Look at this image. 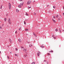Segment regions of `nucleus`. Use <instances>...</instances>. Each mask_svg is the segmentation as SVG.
<instances>
[{
  "mask_svg": "<svg viewBox=\"0 0 64 64\" xmlns=\"http://www.w3.org/2000/svg\"><path fill=\"white\" fill-rule=\"evenodd\" d=\"M8 7L9 9H11V4H10V2L8 3Z\"/></svg>",
  "mask_w": 64,
  "mask_h": 64,
  "instance_id": "1",
  "label": "nucleus"
},
{
  "mask_svg": "<svg viewBox=\"0 0 64 64\" xmlns=\"http://www.w3.org/2000/svg\"><path fill=\"white\" fill-rule=\"evenodd\" d=\"M31 2H32L31 1L29 0L27 2V4L28 5V4L29 5V4H30V3H31Z\"/></svg>",
  "mask_w": 64,
  "mask_h": 64,
  "instance_id": "2",
  "label": "nucleus"
},
{
  "mask_svg": "<svg viewBox=\"0 0 64 64\" xmlns=\"http://www.w3.org/2000/svg\"><path fill=\"white\" fill-rule=\"evenodd\" d=\"M41 52L39 51H38V54H38V56H40V54H41Z\"/></svg>",
  "mask_w": 64,
  "mask_h": 64,
  "instance_id": "3",
  "label": "nucleus"
},
{
  "mask_svg": "<svg viewBox=\"0 0 64 64\" xmlns=\"http://www.w3.org/2000/svg\"><path fill=\"white\" fill-rule=\"evenodd\" d=\"M8 22L9 24H11V21L10 20V18H9L8 19Z\"/></svg>",
  "mask_w": 64,
  "mask_h": 64,
  "instance_id": "4",
  "label": "nucleus"
},
{
  "mask_svg": "<svg viewBox=\"0 0 64 64\" xmlns=\"http://www.w3.org/2000/svg\"><path fill=\"white\" fill-rule=\"evenodd\" d=\"M21 4H22V3H20V5H19L18 6V7H19L20 8H21Z\"/></svg>",
  "mask_w": 64,
  "mask_h": 64,
  "instance_id": "5",
  "label": "nucleus"
},
{
  "mask_svg": "<svg viewBox=\"0 0 64 64\" xmlns=\"http://www.w3.org/2000/svg\"><path fill=\"white\" fill-rule=\"evenodd\" d=\"M27 54L26 53V54H25L24 55V57L26 58V57H27Z\"/></svg>",
  "mask_w": 64,
  "mask_h": 64,
  "instance_id": "6",
  "label": "nucleus"
},
{
  "mask_svg": "<svg viewBox=\"0 0 64 64\" xmlns=\"http://www.w3.org/2000/svg\"><path fill=\"white\" fill-rule=\"evenodd\" d=\"M33 34L35 36V37H37V35H36V34H35L34 32L33 33Z\"/></svg>",
  "mask_w": 64,
  "mask_h": 64,
  "instance_id": "7",
  "label": "nucleus"
},
{
  "mask_svg": "<svg viewBox=\"0 0 64 64\" xmlns=\"http://www.w3.org/2000/svg\"><path fill=\"white\" fill-rule=\"evenodd\" d=\"M23 51H25V52H26L27 51V50L26 49H24L23 50Z\"/></svg>",
  "mask_w": 64,
  "mask_h": 64,
  "instance_id": "8",
  "label": "nucleus"
},
{
  "mask_svg": "<svg viewBox=\"0 0 64 64\" xmlns=\"http://www.w3.org/2000/svg\"><path fill=\"white\" fill-rule=\"evenodd\" d=\"M9 40L10 41V43H11V42H12V40H11L10 39H9Z\"/></svg>",
  "mask_w": 64,
  "mask_h": 64,
  "instance_id": "9",
  "label": "nucleus"
},
{
  "mask_svg": "<svg viewBox=\"0 0 64 64\" xmlns=\"http://www.w3.org/2000/svg\"><path fill=\"white\" fill-rule=\"evenodd\" d=\"M33 45L31 44H30L29 45V47H32V46Z\"/></svg>",
  "mask_w": 64,
  "mask_h": 64,
  "instance_id": "10",
  "label": "nucleus"
},
{
  "mask_svg": "<svg viewBox=\"0 0 64 64\" xmlns=\"http://www.w3.org/2000/svg\"><path fill=\"white\" fill-rule=\"evenodd\" d=\"M18 41H19V42H21V39H18Z\"/></svg>",
  "mask_w": 64,
  "mask_h": 64,
  "instance_id": "11",
  "label": "nucleus"
},
{
  "mask_svg": "<svg viewBox=\"0 0 64 64\" xmlns=\"http://www.w3.org/2000/svg\"><path fill=\"white\" fill-rule=\"evenodd\" d=\"M3 6V5H1V6L0 7V9H2V6Z\"/></svg>",
  "mask_w": 64,
  "mask_h": 64,
  "instance_id": "12",
  "label": "nucleus"
},
{
  "mask_svg": "<svg viewBox=\"0 0 64 64\" xmlns=\"http://www.w3.org/2000/svg\"><path fill=\"white\" fill-rule=\"evenodd\" d=\"M16 11L17 12H19V10H18L17 9H16Z\"/></svg>",
  "mask_w": 64,
  "mask_h": 64,
  "instance_id": "13",
  "label": "nucleus"
},
{
  "mask_svg": "<svg viewBox=\"0 0 64 64\" xmlns=\"http://www.w3.org/2000/svg\"><path fill=\"white\" fill-rule=\"evenodd\" d=\"M6 20H7V18H5L4 19V20L5 22H6Z\"/></svg>",
  "mask_w": 64,
  "mask_h": 64,
  "instance_id": "14",
  "label": "nucleus"
},
{
  "mask_svg": "<svg viewBox=\"0 0 64 64\" xmlns=\"http://www.w3.org/2000/svg\"><path fill=\"white\" fill-rule=\"evenodd\" d=\"M58 20H60V17H58Z\"/></svg>",
  "mask_w": 64,
  "mask_h": 64,
  "instance_id": "15",
  "label": "nucleus"
},
{
  "mask_svg": "<svg viewBox=\"0 0 64 64\" xmlns=\"http://www.w3.org/2000/svg\"><path fill=\"white\" fill-rule=\"evenodd\" d=\"M40 46L42 48H44V46Z\"/></svg>",
  "mask_w": 64,
  "mask_h": 64,
  "instance_id": "16",
  "label": "nucleus"
},
{
  "mask_svg": "<svg viewBox=\"0 0 64 64\" xmlns=\"http://www.w3.org/2000/svg\"><path fill=\"white\" fill-rule=\"evenodd\" d=\"M35 62H32V64H35Z\"/></svg>",
  "mask_w": 64,
  "mask_h": 64,
  "instance_id": "17",
  "label": "nucleus"
},
{
  "mask_svg": "<svg viewBox=\"0 0 64 64\" xmlns=\"http://www.w3.org/2000/svg\"><path fill=\"white\" fill-rule=\"evenodd\" d=\"M49 52H53V50H51Z\"/></svg>",
  "mask_w": 64,
  "mask_h": 64,
  "instance_id": "18",
  "label": "nucleus"
},
{
  "mask_svg": "<svg viewBox=\"0 0 64 64\" xmlns=\"http://www.w3.org/2000/svg\"><path fill=\"white\" fill-rule=\"evenodd\" d=\"M52 20L54 21V22H56V21L55 20H53V19H52Z\"/></svg>",
  "mask_w": 64,
  "mask_h": 64,
  "instance_id": "19",
  "label": "nucleus"
},
{
  "mask_svg": "<svg viewBox=\"0 0 64 64\" xmlns=\"http://www.w3.org/2000/svg\"><path fill=\"white\" fill-rule=\"evenodd\" d=\"M26 15H27V16H28V14H27V12L26 13Z\"/></svg>",
  "mask_w": 64,
  "mask_h": 64,
  "instance_id": "20",
  "label": "nucleus"
},
{
  "mask_svg": "<svg viewBox=\"0 0 64 64\" xmlns=\"http://www.w3.org/2000/svg\"><path fill=\"white\" fill-rule=\"evenodd\" d=\"M24 3L23 2H22V4H21V5L22 6V5H23V4H24Z\"/></svg>",
  "mask_w": 64,
  "mask_h": 64,
  "instance_id": "21",
  "label": "nucleus"
},
{
  "mask_svg": "<svg viewBox=\"0 0 64 64\" xmlns=\"http://www.w3.org/2000/svg\"><path fill=\"white\" fill-rule=\"evenodd\" d=\"M34 15H36V13H34Z\"/></svg>",
  "mask_w": 64,
  "mask_h": 64,
  "instance_id": "22",
  "label": "nucleus"
},
{
  "mask_svg": "<svg viewBox=\"0 0 64 64\" xmlns=\"http://www.w3.org/2000/svg\"><path fill=\"white\" fill-rule=\"evenodd\" d=\"M55 31H56V32H57V31H58V29H56L55 30Z\"/></svg>",
  "mask_w": 64,
  "mask_h": 64,
  "instance_id": "23",
  "label": "nucleus"
},
{
  "mask_svg": "<svg viewBox=\"0 0 64 64\" xmlns=\"http://www.w3.org/2000/svg\"><path fill=\"white\" fill-rule=\"evenodd\" d=\"M21 28H22V27H21L19 29V30H20L21 29Z\"/></svg>",
  "mask_w": 64,
  "mask_h": 64,
  "instance_id": "24",
  "label": "nucleus"
},
{
  "mask_svg": "<svg viewBox=\"0 0 64 64\" xmlns=\"http://www.w3.org/2000/svg\"><path fill=\"white\" fill-rule=\"evenodd\" d=\"M15 50H16V51H18V48H16V49H15Z\"/></svg>",
  "mask_w": 64,
  "mask_h": 64,
  "instance_id": "25",
  "label": "nucleus"
},
{
  "mask_svg": "<svg viewBox=\"0 0 64 64\" xmlns=\"http://www.w3.org/2000/svg\"><path fill=\"white\" fill-rule=\"evenodd\" d=\"M59 30H60V33H61V30H60V28L59 29Z\"/></svg>",
  "mask_w": 64,
  "mask_h": 64,
  "instance_id": "26",
  "label": "nucleus"
},
{
  "mask_svg": "<svg viewBox=\"0 0 64 64\" xmlns=\"http://www.w3.org/2000/svg\"><path fill=\"white\" fill-rule=\"evenodd\" d=\"M28 29H26L25 30L26 31H27L28 30Z\"/></svg>",
  "mask_w": 64,
  "mask_h": 64,
  "instance_id": "27",
  "label": "nucleus"
},
{
  "mask_svg": "<svg viewBox=\"0 0 64 64\" xmlns=\"http://www.w3.org/2000/svg\"><path fill=\"white\" fill-rule=\"evenodd\" d=\"M58 15H56V18H57V17H58Z\"/></svg>",
  "mask_w": 64,
  "mask_h": 64,
  "instance_id": "28",
  "label": "nucleus"
},
{
  "mask_svg": "<svg viewBox=\"0 0 64 64\" xmlns=\"http://www.w3.org/2000/svg\"><path fill=\"white\" fill-rule=\"evenodd\" d=\"M24 24H26V22H25L24 21Z\"/></svg>",
  "mask_w": 64,
  "mask_h": 64,
  "instance_id": "29",
  "label": "nucleus"
},
{
  "mask_svg": "<svg viewBox=\"0 0 64 64\" xmlns=\"http://www.w3.org/2000/svg\"><path fill=\"white\" fill-rule=\"evenodd\" d=\"M17 30H16L15 32V33L16 34L17 33Z\"/></svg>",
  "mask_w": 64,
  "mask_h": 64,
  "instance_id": "30",
  "label": "nucleus"
},
{
  "mask_svg": "<svg viewBox=\"0 0 64 64\" xmlns=\"http://www.w3.org/2000/svg\"><path fill=\"white\" fill-rule=\"evenodd\" d=\"M2 26H0V29H2Z\"/></svg>",
  "mask_w": 64,
  "mask_h": 64,
  "instance_id": "31",
  "label": "nucleus"
},
{
  "mask_svg": "<svg viewBox=\"0 0 64 64\" xmlns=\"http://www.w3.org/2000/svg\"><path fill=\"white\" fill-rule=\"evenodd\" d=\"M53 8H55V6H53Z\"/></svg>",
  "mask_w": 64,
  "mask_h": 64,
  "instance_id": "32",
  "label": "nucleus"
},
{
  "mask_svg": "<svg viewBox=\"0 0 64 64\" xmlns=\"http://www.w3.org/2000/svg\"><path fill=\"white\" fill-rule=\"evenodd\" d=\"M28 19H26L25 20L26 21H28Z\"/></svg>",
  "mask_w": 64,
  "mask_h": 64,
  "instance_id": "33",
  "label": "nucleus"
},
{
  "mask_svg": "<svg viewBox=\"0 0 64 64\" xmlns=\"http://www.w3.org/2000/svg\"><path fill=\"white\" fill-rule=\"evenodd\" d=\"M53 38H54V39H56V38L55 37H53Z\"/></svg>",
  "mask_w": 64,
  "mask_h": 64,
  "instance_id": "34",
  "label": "nucleus"
},
{
  "mask_svg": "<svg viewBox=\"0 0 64 64\" xmlns=\"http://www.w3.org/2000/svg\"><path fill=\"white\" fill-rule=\"evenodd\" d=\"M7 58L8 59H9V56H7Z\"/></svg>",
  "mask_w": 64,
  "mask_h": 64,
  "instance_id": "35",
  "label": "nucleus"
},
{
  "mask_svg": "<svg viewBox=\"0 0 64 64\" xmlns=\"http://www.w3.org/2000/svg\"><path fill=\"white\" fill-rule=\"evenodd\" d=\"M47 61L46 60H44V62H46Z\"/></svg>",
  "mask_w": 64,
  "mask_h": 64,
  "instance_id": "36",
  "label": "nucleus"
},
{
  "mask_svg": "<svg viewBox=\"0 0 64 64\" xmlns=\"http://www.w3.org/2000/svg\"><path fill=\"white\" fill-rule=\"evenodd\" d=\"M46 63L47 64H48V62H46Z\"/></svg>",
  "mask_w": 64,
  "mask_h": 64,
  "instance_id": "37",
  "label": "nucleus"
},
{
  "mask_svg": "<svg viewBox=\"0 0 64 64\" xmlns=\"http://www.w3.org/2000/svg\"><path fill=\"white\" fill-rule=\"evenodd\" d=\"M54 18H55V16H54Z\"/></svg>",
  "mask_w": 64,
  "mask_h": 64,
  "instance_id": "38",
  "label": "nucleus"
},
{
  "mask_svg": "<svg viewBox=\"0 0 64 64\" xmlns=\"http://www.w3.org/2000/svg\"><path fill=\"white\" fill-rule=\"evenodd\" d=\"M31 8V7H28V8Z\"/></svg>",
  "mask_w": 64,
  "mask_h": 64,
  "instance_id": "39",
  "label": "nucleus"
},
{
  "mask_svg": "<svg viewBox=\"0 0 64 64\" xmlns=\"http://www.w3.org/2000/svg\"><path fill=\"white\" fill-rule=\"evenodd\" d=\"M15 56H17V54H15Z\"/></svg>",
  "mask_w": 64,
  "mask_h": 64,
  "instance_id": "40",
  "label": "nucleus"
},
{
  "mask_svg": "<svg viewBox=\"0 0 64 64\" xmlns=\"http://www.w3.org/2000/svg\"><path fill=\"white\" fill-rule=\"evenodd\" d=\"M48 55H50V53H48Z\"/></svg>",
  "mask_w": 64,
  "mask_h": 64,
  "instance_id": "41",
  "label": "nucleus"
},
{
  "mask_svg": "<svg viewBox=\"0 0 64 64\" xmlns=\"http://www.w3.org/2000/svg\"><path fill=\"white\" fill-rule=\"evenodd\" d=\"M63 9H64V6H63Z\"/></svg>",
  "mask_w": 64,
  "mask_h": 64,
  "instance_id": "42",
  "label": "nucleus"
},
{
  "mask_svg": "<svg viewBox=\"0 0 64 64\" xmlns=\"http://www.w3.org/2000/svg\"><path fill=\"white\" fill-rule=\"evenodd\" d=\"M63 15H64V13H63Z\"/></svg>",
  "mask_w": 64,
  "mask_h": 64,
  "instance_id": "43",
  "label": "nucleus"
},
{
  "mask_svg": "<svg viewBox=\"0 0 64 64\" xmlns=\"http://www.w3.org/2000/svg\"><path fill=\"white\" fill-rule=\"evenodd\" d=\"M52 37H54V35H53H53H52Z\"/></svg>",
  "mask_w": 64,
  "mask_h": 64,
  "instance_id": "44",
  "label": "nucleus"
},
{
  "mask_svg": "<svg viewBox=\"0 0 64 64\" xmlns=\"http://www.w3.org/2000/svg\"><path fill=\"white\" fill-rule=\"evenodd\" d=\"M49 6V5L47 6V7H48Z\"/></svg>",
  "mask_w": 64,
  "mask_h": 64,
  "instance_id": "45",
  "label": "nucleus"
},
{
  "mask_svg": "<svg viewBox=\"0 0 64 64\" xmlns=\"http://www.w3.org/2000/svg\"><path fill=\"white\" fill-rule=\"evenodd\" d=\"M2 33H4V31H3L2 32Z\"/></svg>",
  "mask_w": 64,
  "mask_h": 64,
  "instance_id": "46",
  "label": "nucleus"
},
{
  "mask_svg": "<svg viewBox=\"0 0 64 64\" xmlns=\"http://www.w3.org/2000/svg\"><path fill=\"white\" fill-rule=\"evenodd\" d=\"M26 35H28V34H26Z\"/></svg>",
  "mask_w": 64,
  "mask_h": 64,
  "instance_id": "47",
  "label": "nucleus"
},
{
  "mask_svg": "<svg viewBox=\"0 0 64 64\" xmlns=\"http://www.w3.org/2000/svg\"><path fill=\"white\" fill-rule=\"evenodd\" d=\"M1 51H0V54H1Z\"/></svg>",
  "mask_w": 64,
  "mask_h": 64,
  "instance_id": "48",
  "label": "nucleus"
},
{
  "mask_svg": "<svg viewBox=\"0 0 64 64\" xmlns=\"http://www.w3.org/2000/svg\"><path fill=\"white\" fill-rule=\"evenodd\" d=\"M8 14H6V16H8Z\"/></svg>",
  "mask_w": 64,
  "mask_h": 64,
  "instance_id": "49",
  "label": "nucleus"
},
{
  "mask_svg": "<svg viewBox=\"0 0 64 64\" xmlns=\"http://www.w3.org/2000/svg\"><path fill=\"white\" fill-rule=\"evenodd\" d=\"M22 1V0H20V1Z\"/></svg>",
  "mask_w": 64,
  "mask_h": 64,
  "instance_id": "50",
  "label": "nucleus"
},
{
  "mask_svg": "<svg viewBox=\"0 0 64 64\" xmlns=\"http://www.w3.org/2000/svg\"><path fill=\"white\" fill-rule=\"evenodd\" d=\"M21 48H23V47H22V46H21Z\"/></svg>",
  "mask_w": 64,
  "mask_h": 64,
  "instance_id": "51",
  "label": "nucleus"
},
{
  "mask_svg": "<svg viewBox=\"0 0 64 64\" xmlns=\"http://www.w3.org/2000/svg\"><path fill=\"white\" fill-rule=\"evenodd\" d=\"M10 54H12V53H11V52H10Z\"/></svg>",
  "mask_w": 64,
  "mask_h": 64,
  "instance_id": "52",
  "label": "nucleus"
},
{
  "mask_svg": "<svg viewBox=\"0 0 64 64\" xmlns=\"http://www.w3.org/2000/svg\"><path fill=\"white\" fill-rule=\"evenodd\" d=\"M62 31H63V32H64V30H63Z\"/></svg>",
  "mask_w": 64,
  "mask_h": 64,
  "instance_id": "53",
  "label": "nucleus"
},
{
  "mask_svg": "<svg viewBox=\"0 0 64 64\" xmlns=\"http://www.w3.org/2000/svg\"><path fill=\"white\" fill-rule=\"evenodd\" d=\"M34 2H35V1H34Z\"/></svg>",
  "mask_w": 64,
  "mask_h": 64,
  "instance_id": "54",
  "label": "nucleus"
},
{
  "mask_svg": "<svg viewBox=\"0 0 64 64\" xmlns=\"http://www.w3.org/2000/svg\"><path fill=\"white\" fill-rule=\"evenodd\" d=\"M28 43H29V42H28Z\"/></svg>",
  "mask_w": 64,
  "mask_h": 64,
  "instance_id": "55",
  "label": "nucleus"
},
{
  "mask_svg": "<svg viewBox=\"0 0 64 64\" xmlns=\"http://www.w3.org/2000/svg\"><path fill=\"white\" fill-rule=\"evenodd\" d=\"M42 45H43V44H42Z\"/></svg>",
  "mask_w": 64,
  "mask_h": 64,
  "instance_id": "56",
  "label": "nucleus"
},
{
  "mask_svg": "<svg viewBox=\"0 0 64 64\" xmlns=\"http://www.w3.org/2000/svg\"><path fill=\"white\" fill-rule=\"evenodd\" d=\"M2 26H3V24H2Z\"/></svg>",
  "mask_w": 64,
  "mask_h": 64,
  "instance_id": "57",
  "label": "nucleus"
},
{
  "mask_svg": "<svg viewBox=\"0 0 64 64\" xmlns=\"http://www.w3.org/2000/svg\"><path fill=\"white\" fill-rule=\"evenodd\" d=\"M12 3H13V2H12Z\"/></svg>",
  "mask_w": 64,
  "mask_h": 64,
  "instance_id": "58",
  "label": "nucleus"
}]
</instances>
